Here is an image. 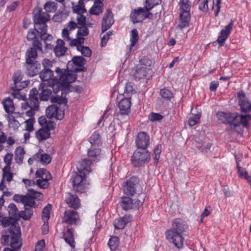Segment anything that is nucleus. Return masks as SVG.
I'll use <instances>...</instances> for the list:
<instances>
[{
  "mask_svg": "<svg viewBox=\"0 0 251 251\" xmlns=\"http://www.w3.org/2000/svg\"><path fill=\"white\" fill-rule=\"evenodd\" d=\"M79 221V216L77 212L68 210L64 213L63 222L69 225L76 226Z\"/></svg>",
  "mask_w": 251,
  "mask_h": 251,
  "instance_id": "14",
  "label": "nucleus"
},
{
  "mask_svg": "<svg viewBox=\"0 0 251 251\" xmlns=\"http://www.w3.org/2000/svg\"><path fill=\"white\" fill-rule=\"evenodd\" d=\"M55 72L58 75V77L49 82V87L54 94H57L61 91L60 96L58 95L51 98V102L57 103V104H66L67 99L63 97V93L69 90L70 84L75 81L76 75L69 70L61 69L56 67Z\"/></svg>",
  "mask_w": 251,
  "mask_h": 251,
  "instance_id": "1",
  "label": "nucleus"
},
{
  "mask_svg": "<svg viewBox=\"0 0 251 251\" xmlns=\"http://www.w3.org/2000/svg\"><path fill=\"white\" fill-rule=\"evenodd\" d=\"M37 35H38L36 30L35 31L34 30L30 29L28 30V33L26 36L27 40L28 41H33L35 39H37L36 38Z\"/></svg>",
  "mask_w": 251,
  "mask_h": 251,
  "instance_id": "60",
  "label": "nucleus"
},
{
  "mask_svg": "<svg viewBox=\"0 0 251 251\" xmlns=\"http://www.w3.org/2000/svg\"><path fill=\"white\" fill-rule=\"evenodd\" d=\"M88 34L89 30L86 26H80L78 27L77 36H87Z\"/></svg>",
  "mask_w": 251,
  "mask_h": 251,
  "instance_id": "55",
  "label": "nucleus"
},
{
  "mask_svg": "<svg viewBox=\"0 0 251 251\" xmlns=\"http://www.w3.org/2000/svg\"><path fill=\"white\" fill-rule=\"evenodd\" d=\"M32 13L34 23V30L39 31L41 29L47 28V22L50 19L49 14L43 12L39 7H35Z\"/></svg>",
  "mask_w": 251,
  "mask_h": 251,
  "instance_id": "4",
  "label": "nucleus"
},
{
  "mask_svg": "<svg viewBox=\"0 0 251 251\" xmlns=\"http://www.w3.org/2000/svg\"><path fill=\"white\" fill-rule=\"evenodd\" d=\"M114 22L113 13L111 10L107 9L101 22V31L104 32L112 26Z\"/></svg>",
  "mask_w": 251,
  "mask_h": 251,
  "instance_id": "18",
  "label": "nucleus"
},
{
  "mask_svg": "<svg viewBox=\"0 0 251 251\" xmlns=\"http://www.w3.org/2000/svg\"><path fill=\"white\" fill-rule=\"evenodd\" d=\"M85 59L82 57L79 56H74L72 61H69L67 64V69L70 68L71 66H73L74 65L75 66L78 67H82L86 63Z\"/></svg>",
  "mask_w": 251,
  "mask_h": 251,
  "instance_id": "29",
  "label": "nucleus"
},
{
  "mask_svg": "<svg viewBox=\"0 0 251 251\" xmlns=\"http://www.w3.org/2000/svg\"><path fill=\"white\" fill-rule=\"evenodd\" d=\"M131 218L132 217L130 216H125L117 219L114 224L115 228L119 229L124 228L126 225L131 221Z\"/></svg>",
  "mask_w": 251,
  "mask_h": 251,
  "instance_id": "30",
  "label": "nucleus"
},
{
  "mask_svg": "<svg viewBox=\"0 0 251 251\" xmlns=\"http://www.w3.org/2000/svg\"><path fill=\"white\" fill-rule=\"evenodd\" d=\"M39 76L43 81H49L50 82L52 81L53 79L57 78L58 75L56 76H54L53 72L50 68H46L40 72Z\"/></svg>",
  "mask_w": 251,
  "mask_h": 251,
  "instance_id": "25",
  "label": "nucleus"
},
{
  "mask_svg": "<svg viewBox=\"0 0 251 251\" xmlns=\"http://www.w3.org/2000/svg\"><path fill=\"white\" fill-rule=\"evenodd\" d=\"M54 123H50L47 126L42 127L35 132V136L41 142L49 139L50 136V130L55 128Z\"/></svg>",
  "mask_w": 251,
  "mask_h": 251,
  "instance_id": "9",
  "label": "nucleus"
},
{
  "mask_svg": "<svg viewBox=\"0 0 251 251\" xmlns=\"http://www.w3.org/2000/svg\"><path fill=\"white\" fill-rule=\"evenodd\" d=\"M9 246L11 248H21L22 244L19 242L18 237L16 235H11Z\"/></svg>",
  "mask_w": 251,
  "mask_h": 251,
  "instance_id": "46",
  "label": "nucleus"
},
{
  "mask_svg": "<svg viewBox=\"0 0 251 251\" xmlns=\"http://www.w3.org/2000/svg\"><path fill=\"white\" fill-rule=\"evenodd\" d=\"M84 40L85 38L83 37L77 36V38L75 39H70V41H69L70 45L71 46H76L77 47H81L80 45L84 43Z\"/></svg>",
  "mask_w": 251,
  "mask_h": 251,
  "instance_id": "52",
  "label": "nucleus"
},
{
  "mask_svg": "<svg viewBox=\"0 0 251 251\" xmlns=\"http://www.w3.org/2000/svg\"><path fill=\"white\" fill-rule=\"evenodd\" d=\"M131 105L130 99L125 98L122 99L118 103V106L120 109V112L117 116L127 115L130 112Z\"/></svg>",
  "mask_w": 251,
  "mask_h": 251,
  "instance_id": "20",
  "label": "nucleus"
},
{
  "mask_svg": "<svg viewBox=\"0 0 251 251\" xmlns=\"http://www.w3.org/2000/svg\"><path fill=\"white\" fill-rule=\"evenodd\" d=\"M149 69L145 67L137 66L133 71V76L136 80H139L145 78L147 75V71Z\"/></svg>",
  "mask_w": 251,
  "mask_h": 251,
  "instance_id": "24",
  "label": "nucleus"
},
{
  "mask_svg": "<svg viewBox=\"0 0 251 251\" xmlns=\"http://www.w3.org/2000/svg\"><path fill=\"white\" fill-rule=\"evenodd\" d=\"M150 144V136L144 131L139 132L136 136L135 145L137 149H146Z\"/></svg>",
  "mask_w": 251,
  "mask_h": 251,
  "instance_id": "11",
  "label": "nucleus"
},
{
  "mask_svg": "<svg viewBox=\"0 0 251 251\" xmlns=\"http://www.w3.org/2000/svg\"><path fill=\"white\" fill-rule=\"evenodd\" d=\"M38 90L41 91L40 94V100L46 101L51 98L52 94V90L50 88H48V86L45 83L42 82L40 83L38 86Z\"/></svg>",
  "mask_w": 251,
  "mask_h": 251,
  "instance_id": "22",
  "label": "nucleus"
},
{
  "mask_svg": "<svg viewBox=\"0 0 251 251\" xmlns=\"http://www.w3.org/2000/svg\"><path fill=\"white\" fill-rule=\"evenodd\" d=\"M39 160L43 163L49 164L50 162L51 158L50 156L46 153L40 154Z\"/></svg>",
  "mask_w": 251,
  "mask_h": 251,
  "instance_id": "59",
  "label": "nucleus"
},
{
  "mask_svg": "<svg viewBox=\"0 0 251 251\" xmlns=\"http://www.w3.org/2000/svg\"><path fill=\"white\" fill-rule=\"evenodd\" d=\"M187 228L188 226L182 219H175L172 223V227L166 232L167 240L176 248L179 249L182 248L184 240L183 236L186 235Z\"/></svg>",
  "mask_w": 251,
  "mask_h": 251,
  "instance_id": "2",
  "label": "nucleus"
},
{
  "mask_svg": "<svg viewBox=\"0 0 251 251\" xmlns=\"http://www.w3.org/2000/svg\"><path fill=\"white\" fill-rule=\"evenodd\" d=\"M56 46L53 49L56 56L59 57L64 55L67 49V48L64 46V41L61 39H58L56 41Z\"/></svg>",
  "mask_w": 251,
  "mask_h": 251,
  "instance_id": "27",
  "label": "nucleus"
},
{
  "mask_svg": "<svg viewBox=\"0 0 251 251\" xmlns=\"http://www.w3.org/2000/svg\"><path fill=\"white\" fill-rule=\"evenodd\" d=\"M26 200H25L24 202V204L25 206L30 207L32 208H35L37 206V205L34 201V200L30 199L29 197H26Z\"/></svg>",
  "mask_w": 251,
  "mask_h": 251,
  "instance_id": "61",
  "label": "nucleus"
},
{
  "mask_svg": "<svg viewBox=\"0 0 251 251\" xmlns=\"http://www.w3.org/2000/svg\"><path fill=\"white\" fill-rule=\"evenodd\" d=\"M38 52L43 53L42 44L39 39H35L32 42V46L26 50L25 56L37 58Z\"/></svg>",
  "mask_w": 251,
  "mask_h": 251,
  "instance_id": "15",
  "label": "nucleus"
},
{
  "mask_svg": "<svg viewBox=\"0 0 251 251\" xmlns=\"http://www.w3.org/2000/svg\"><path fill=\"white\" fill-rule=\"evenodd\" d=\"M7 210L10 216L14 219L18 220L21 218V211L18 210L15 204L10 203L8 206Z\"/></svg>",
  "mask_w": 251,
  "mask_h": 251,
  "instance_id": "31",
  "label": "nucleus"
},
{
  "mask_svg": "<svg viewBox=\"0 0 251 251\" xmlns=\"http://www.w3.org/2000/svg\"><path fill=\"white\" fill-rule=\"evenodd\" d=\"M218 120L225 124H232L236 118L235 113L218 112L217 114Z\"/></svg>",
  "mask_w": 251,
  "mask_h": 251,
  "instance_id": "23",
  "label": "nucleus"
},
{
  "mask_svg": "<svg viewBox=\"0 0 251 251\" xmlns=\"http://www.w3.org/2000/svg\"><path fill=\"white\" fill-rule=\"evenodd\" d=\"M4 110L6 113H12L15 110L13 100L10 98H7L2 101Z\"/></svg>",
  "mask_w": 251,
  "mask_h": 251,
  "instance_id": "34",
  "label": "nucleus"
},
{
  "mask_svg": "<svg viewBox=\"0 0 251 251\" xmlns=\"http://www.w3.org/2000/svg\"><path fill=\"white\" fill-rule=\"evenodd\" d=\"M56 4L54 2H47L44 5L45 12L47 13L55 12L56 10Z\"/></svg>",
  "mask_w": 251,
  "mask_h": 251,
  "instance_id": "50",
  "label": "nucleus"
},
{
  "mask_svg": "<svg viewBox=\"0 0 251 251\" xmlns=\"http://www.w3.org/2000/svg\"><path fill=\"white\" fill-rule=\"evenodd\" d=\"M103 4L101 1L95 2L94 5L90 10L91 14L99 15L102 12Z\"/></svg>",
  "mask_w": 251,
  "mask_h": 251,
  "instance_id": "35",
  "label": "nucleus"
},
{
  "mask_svg": "<svg viewBox=\"0 0 251 251\" xmlns=\"http://www.w3.org/2000/svg\"><path fill=\"white\" fill-rule=\"evenodd\" d=\"M39 100L40 94L38 91L35 88L32 89L30 91L29 98L26 104L30 108H38Z\"/></svg>",
  "mask_w": 251,
  "mask_h": 251,
  "instance_id": "16",
  "label": "nucleus"
},
{
  "mask_svg": "<svg viewBox=\"0 0 251 251\" xmlns=\"http://www.w3.org/2000/svg\"><path fill=\"white\" fill-rule=\"evenodd\" d=\"M10 167H4L2 169V180H4V179H6V180L8 182H10L12 180L13 177V173H11L10 172Z\"/></svg>",
  "mask_w": 251,
  "mask_h": 251,
  "instance_id": "45",
  "label": "nucleus"
},
{
  "mask_svg": "<svg viewBox=\"0 0 251 251\" xmlns=\"http://www.w3.org/2000/svg\"><path fill=\"white\" fill-rule=\"evenodd\" d=\"M163 118V116L158 113H151L149 116L151 121H160Z\"/></svg>",
  "mask_w": 251,
  "mask_h": 251,
  "instance_id": "63",
  "label": "nucleus"
},
{
  "mask_svg": "<svg viewBox=\"0 0 251 251\" xmlns=\"http://www.w3.org/2000/svg\"><path fill=\"white\" fill-rule=\"evenodd\" d=\"M45 246V243L44 240L39 241L35 246V251H43Z\"/></svg>",
  "mask_w": 251,
  "mask_h": 251,
  "instance_id": "64",
  "label": "nucleus"
},
{
  "mask_svg": "<svg viewBox=\"0 0 251 251\" xmlns=\"http://www.w3.org/2000/svg\"><path fill=\"white\" fill-rule=\"evenodd\" d=\"M233 22L230 21L229 24L225 27L224 29H222L220 35L219 36L217 41L220 46L224 45L225 41L228 38L230 32L233 28Z\"/></svg>",
  "mask_w": 251,
  "mask_h": 251,
  "instance_id": "19",
  "label": "nucleus"
},
{
  "mask_svg": "<svg viewBox=\"0 0 251 251\" xmlns=\"http://www.w3.org/2000/svg\"><path fill=\"white\" fill-rule=\"evenodd\" d=\"M77 50H80L82 54L86 57L90 56L92 53L91 50L88 47H77Z\"/></svg>",
  "mask_w": 251,
  "mask_h": 251,
  "instance_id": "56",
  "label": "nucleus"
},
{
  "mask_svg": "<svg viewBox=\"0 0 251 251\" xmlns=\"http://www.w3.org/2000/svg\"><path fill=\"white\" fill-rule=\"evenodd\" d=\"M25 153V151L24 148L21 147L17 148L15 152V160L17 163L20 164L22 163Z\"/></svg>",
  "mask_w": 251,
  "mask_h": 251,
  "instance_id": "36",
  "label": "nucleus"
},
{
  "mask_svg": "<svg viewBox=\"0 0 251 251\" xmlns=\"http://www.w3.org/2000/svg\"><path fill=\"white\" fill-rule=\"evenodd\" d=\"M51 178V176L49 175V177H45L44 178H40L36 180V184L40 188L46 189L48 187L49 183L48 180Z\"/></svg>",
  "mask_w": 251,
  "mask_h": 251,
  "instance_id": "47",
  "label": "nucleus"
},
{
  "mask_svg": "<svg viewBox=\"0 0 251 251\" xmlns=\"http://www.w3.org/2000/svg\"><path fill=\"white\" fill-rule=\"evenodd\" d=\"M36 177H40L41 178H44L47 176V177L49 176V175H50V173L47 171L46 169H39L37 170L36 172Z\"/></svg>",
  "mask_w": 251,
  "mask_h": 251,
  "instance_id": "53",
  "label": "nucleus"
},
{
  "mask_svg": "<svg viewBox=\"0 0 251 251\" xmlns=\"http://www.w3.org/2000/svg\"><path fill=\"white\" fill-rule=\"evenodd\" d=\"M89 142L92 146H100L101 145L100 136L99 133L95 132L89 138Z\"/></svg>",
  "mask_w": 251,
  "mask_h": 251,
  "instance_id": "38",
  "label": "nucleus"
},
{
  "mask_svg": "<svg viewBox=\"0 0 251 251\" xmlns=\"http://www.w3.org/2000/svg\"><path fill=\"white\" fill-rule=\"evenodd\" d=\"M134 201L129 197H121V205L125 210H128L130 209H138L139 206L142 205V202L139 200Z\"/></svg>",
  "mask_w": 251,
  "mask_h": 251,
  "instance_id": "10",
  "label": "nucleus"
},
{
  "mask_svg": "<svg viewBox=\"0 0 251 251\" xmlns=\"http://www.w3.org/2000/svg\"><path fill=\"white\" fill-rule=\"evenodd\" d=\"M51 209V205L48 204L43 209L42 217L44 219H46L47 222L50 217V211Z\"/></svg>",
  "mask_w": 251,
  "mask_h": 251,
  "instance_id": "51",
  "label": "nucleus"
},
{
  "mask_svg": "<svg viewBox=\"0 0 251 251\" xmlns=\"http://www.w3.org/2000/svg\"><path fill=\"white\" fill-rule=\"evenodd\" d=\"M207 2V0H199V9L202 11L206 12L208 9Z\"/></svg>",
  "mask_w": 251,
  "mask_h": 251,
  "instance_id": "57",
  "label": "nucleus"
},
{
  "mask_svg": "<svg viewBox=\"0 0 251 251\" xmlns=\"http://www.w3.org/2000/svg\"><path fill=\"white\" fill-rule=\"evenodd\" d=\"M147 11L145 7H139L137 9H134L130 15L131 21L134 24L141 22L143 20L149 18V14H147Z\"/></svg>",
  "mask_w": 251,
  "mask_h": 251,
  "instance_id": "12",
  "label": "nucleus"
},
{
  "mask_svg": "<svg viewBox=\"0 0 251 251\" xmlns=\"http://www.w3.org/2000/svg\"><path fill=\"white\" fill-rule=\"evenodd\" d=\"M87 154L88 156L92 160H99L102 154L101 151L100 149H94L93 148H91L88 150Z\"/></svg>",
  "mask_w": 251,
  "mask_h": 251,
  "instance_id": "33",
  "label": "nucleus"
},
{
  "mask_svg": "<svg viewBox=\"0 0 251 251\" xmlns=\"http://www.w3.org/2000/svg\"><path fill=\"white\" fill-rule=\"evenodd\" d=\"M139 40L138 32L137 30L135 28L133 29L131 31V37L130 41L131 44L129 47V50L130 52L131 51L132 48L135 45Z\"/></svg>",
  "mask_w": 251,
  "mask_h": 251,
  "instance_id": "37",
  "label": "nucleus"
},
{
  "mask_svg": "<svg viewBox=\"0 0 251 251\" xmlns=\"http://www.w3.org/2000/svg\"><path fill=\"white\" fill-rule=\"evenodd\" d=\"M161 1L162 0H146L144 7L149 11L154 6L160 4Z\"/></svg>",
  "mask_w": 251,
  "mask_h": 251,
  "instance_id": "41",
  "label": "nucleus"
},
{
  "mask_svg": "<svg viewBox=\"0 0 251 251\" xmlns=\"http://www.w3.org/2000/svg\"><path fill=\"white\" fill-rule=\"evenodd\" d=\"M63 238L72 248L75 247V242L72 229L68 227L66 232L63 233Z\"/></svg>",
  "mask_w": 251,
  "mask_h": 251,
  "instance_id": "28",
  "label": "nucleus"
},
{
  "mask_svg": "<svg viewBox=\"0 0 251 251\" xmlns=\"http://www.w3.org/2000/svg\"><path fill=\"white\" fill-rule=\"evenodd\" d=\"M151 159L150 152L146 149H137L131 156V162L135 167H140L148 163Z\"/></svg>",
  "mask_w": 251,
  "mask_h": 251,
  "instance_id": "5",
  "label": "nucleus"
},
{
  "mask_svg": "<svg viewBox=\"0 0 251 251\" xmlns=\"http://www.w3.org/2000/svg\"><path fill=\"white\" fill-rule=\"evenodd\" d=\"M91 164V160L89 159H83L78 162L77 166V170L83 172L85 174L88 175L91 171L90 165Z\"/></svg>",
  "mask_w": 251,
  "mask_h": 251,
  "instance_id": "26",
  "label": "nucleus"
},
{
  "mask_svg": "<svg viewBox=\"0 0 251 251\" xmlns=\"http://www.w3.org/2000/svg\"><path fill=\"white\" fill-rule=\"evenodd\" d=\"M160 95L161 97L167 100H170L173 98V94L172 92L168 89L163 88L160 90Z\"/></svg>",
  "mask_w": 251,
  "mask_h": 251,
  "instance_id": "49",
  "label": "nucleus"
},
{
  "mask_svg": "<svg viewBox=\"0 0 251 251\" xmlns=\"http://www.w3.org/2000/svg\"><path fill=\"white\" fill-rule=\"evenodd\" d=\"M73 10L74 12L78 14V15L83 14L86 12L84 3L81 2L80 0H79L77 5L73 7Z\"/></svg>",
  "mask_w": 251,
  "mask_h": 251,
  "instance_id": "42",
  "label": "nucleus"
},
{
  "mask_svg": "<svg viewBox=\"0 0 251 251\" xmlns=\"http://www.w3.org/2000/svg\"><path fill=\"white\" fill-rule=\"evenodd\" d=\"M235 116L236 118L234 123L230 125V128L240 132L242 130L240 127L241 125H242L245 127H248V122L251 119V115L250 114L238 115L235 113Z\"/></svg>",
  "mask_w": 251,
  "mask_h": 251,
  "instance_id": "8",
  "label": "nucleus"
},
{
  "mask_svg": "<svg viewBox=\"0 0 251 251\" xmlns=\"http://www.w3.org/2000/svg\"><path fill=\"white\" fill-rule=\"evenodd\" d=\"M162 146L160 144H158L155 148L154 150V159L155 160L154 163L157 164L158 161V160L160 158V154L161 152Z\"/></svg>",
  "mask_w": 251,
  "mask_h": 251,
  "instance_id": "54",
  "label": "nucleus"
},
{
  "mask_svg": "<svg viewBox=\"0 0 251 251\" xmlns=\"http://www.w3.org/2000/svg\"><path fill=\"white\" fill-rule=\"evenodd\" d=\"M58 106L57 105H51L49 106L46 109V115L48 118L51 119L54 118V115H56V112L58 110Z\"/></svg>",
  "mask_w": 251,
  "mask_h": 251,
  "instance_id": "40",
  "label": "nucleus"
},
{
  "mask_svg": "<svg viewBox=\"0 0 251 251\" xmlns=\"http://www.w3.org/2000/svg\"><path fill=\"white\" fill-rule=\"evenodd\" d=\"M25 195L26 197H29V199L32 200L37 199L40 200L42 197L41 193L37 192L33 189H29Z\"/></svg>",
  "mask_w": 251,
  "mask_h": 251,
  "instance_id": "44",
  "label": "nucleus"
},
{
  "mask_svg": "<svg viewBox=\"0 0 251 251\" xmlns=\"http://www.w3.org/2000/svg\"><path fill=\"white\" fill-rule=\"evenodd\" d=\"M47 28H42L40 29L39 31H36L40 39L41 40H43L44 43L50 42L53 38L51 35L47 33Z\"/></svg>",
  "mask_w": 251,
  "mask_h": 251,
  "instance_id": "32",
  "label": "nucleus"
},
{
  "mask_svg": "<svg viewBox=\"0 0 251 251\" xmlns=\"http://www.w3.org/2000/svg\"><path fill=\"white\" fill-rule=\"evenodd\" d=\"M65 201L70 207L75 209L80 207L79 199L75 194L73 195L70 193H67L65 197Z\"/></svg>",
  "mask_w": 251,
  "mask_h": 251,
  "instance_id": "21",
  "label": "nucleus"
},
{
  "mask_svg": "<svg viewBox=\"0 0 251 251\" xmlns=\"http://www.w3.org/2000/svg\"><path fill=\"white\" fill-rule=\"evenodd\" d=\"M179 24L177 25L180 29L189 26L190 20V8L191 3L189 0H181L179 3Z\"/></svg>",
  "mask_w": 251,
  "mask_h": 251,
  "instance_id": "3",
  "label": "nucleus"
},
{
  "mask_svg": "<svg viewBox=\"0 0 251 251\" xmlns=\"http://www.w3.org/2000/svg\"><path fill=\"white\" fill-rule=\"evenodd\" d=\"M36 59L37 58H32L30 56H25V74L28 76H35L40 72L41 64Z\"/></svg>",
  "mask_w": 251,
  "mask_h": 251,
  "instance_id": "6",
  "label": "nucleus"
},
{
  "mask_svg": "<svg viewBox=\"0 0 251 251\" xmlns=\"http://www.w3.org/2000/svg\"><path fill=\"white\" fill-rule=\"evenodd\" d=\"M7 118L8 121V126L10 128H13L14 130L18 129L20 124L19 122L15 119L13 115H7Z\"/></svg>",
  "mask_w": 251,
  "mask_h": 251,
  "instance_id": "39",
  "label": "nucleus"
},
{
  "mask_svg": "<svg viewBox=\"0 0 251 251\" xmlns=\"http://www.w3.org/2000/svg\"><path fill=\"white\" fill-rule=\"evenodd\" d=\"M138 179L136 177H131L126 180L123 186V191L128 196H132L136 191Z\"/></svg>",
  "mask_w": 251,
  "mask_h": 251,
  "instance_id": "13",
  "label": "nucleus"
},
{
  "mask_svg": "<svg viewBox=\"0 0 251 251\" xmlns=\"http://www.w3.org/2000/svg\"><path fill=\"white\" fill-rule=\"evenodd\" d=\"M87 175L83 172L78 171L73 175L72 179L73 183V188L77 192L82 193L84 192L85 186L83 181L85 179Z\"/></svg>",
  "mask_w": 251,
  "mask_h": 251,
  "instance_id": "7",
  "label": "nucleus"
},
{
  "mask_svg": "<svg viewBox=\"0 0 251 251\" xmlns=\"http://www.w3.org/2000/svg\"><path fill=\"white\" fill-rule=\"evenodd\" d=\"M32 207L25 206V211H21V218L25 220H29L33 215Z\"/></svg>",
  "mask_w": 251,
  "mask_h": 251,
  "instance_id": "43",
  "label": "nucleus"
},
{
  "mask_svg": "<svg viewBox=\"0 0 251 251\" xmlns=\"http://www.w3.org/2000/svg\"><path fill=\"white\" fill-rule=\"evenodd\" d=\"M211 144L210 143H208L205 144V143H203L201 144L199 143L197 145V148L201 152H206L208 150H209L211 147Z\"/></svg>",
  "mask_w": 251,
  "mask_h": 251,
  "instance_id": "58",
  "label": "nucleus"
},
{
  "mask_svg": "<svg viewBox=\"0 0 251 251\" xmlns=\"http://www.w3.org/2000/svg\"><path fill=\"white\" fill-rule=\"evenodd\" d=\"M119 244V238L117 236H112L109 240L108 245L111 250L114 251L118 247Z\"/></svg>",
  "mask_w": 251,
  "mask_h": 251,
  "instance_id": "48",
  "label": "nucleus"
},
{
  "mask_svg": "<svg viewBox=\"0 0 251 251\" xmlns=\"http://www.w3.org/2000/svg\"><path fill=\"white\" fill-rule=\"evenodd\" d=\"M239 104L242 112L247 113L251 110V102L246 97L243 91H241L238 94Z\"/></svg>",
  "mask_w": 251,
  "mask_h": 251,
  "instance_id": "17",
  "label": "nucleus"
},
{
  "mask_svg": "<svg viewBox=\"0 0 251 251\" xmlns=\"http://www.w3.org/2000/svg\"><path fill=\"white\" fill-rule=\"evenodd\" d=\"M201 118V115L200 114H198L195 115L194 116L191 117L188 121V123L189 126H195L198 120H199Z\"/></svg>",
  "mask_w": 251,
  "mask_h": 251,
  "instance_id": "62",
  "label": "nucleus"
}]
</instances>
